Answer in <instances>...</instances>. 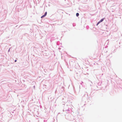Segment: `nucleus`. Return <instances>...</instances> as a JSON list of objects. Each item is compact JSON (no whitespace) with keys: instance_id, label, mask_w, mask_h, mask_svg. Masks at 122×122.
I'll list each match as a JSON object with an SVG mask.
<instances>
[{"instance_id":"obj_1","label":"nucleus","mask_w":122,"mask_h":122,"mask_svg":"<svg viewBox=\"0 0 122 122\" xmlns=\"http://www.w3.org/2000/svg\"><path fill=\"white\" fill-rule=\"evenodd\" d=\"M104 20V19H101L99 22H98V23H97V25H98L100 22H102Z\"/></svg>"},{"instance_id":"obj_2","label":"nucleus","mask_w":122,"mask_h":122,"mask_svg":"<svg viewBox=\"0 0 122 122\" xmlns=\"http://www.w3.org/2000/svg\"><path fill=\"white\" fill-rule=\"evenodd\" d=\"M47 12H45V13L44 15H43L41 17V18H43L44 17H45V16H46V15H47Z\"/></svg>"},{"instance_id":"obj_3","label":"nucleus","mask_w":122,"mask_h":122,"mask_svg":"<svg viewBox=\"0 0 122 122\" xmlns=\"http://www.w3.org/2000/svg\"><path fill=\"white\" fill-rule=\"evenodd\" d=\"M76 16H78L79 15V14L78 13H76Z\"/></svg>"},{"instance_id":"obj_4","label":"nucleus","mask_w":122,"mask_h":122,"mask_svg":"<svg viewBox=\"0 0 122 122\" xmlns=\"http://www.w3.org/2000/svg\"><path fill=\"white\" fill-rule=\"evenodd\" d=\"M17 60H15V62H16Z\"/></svg>"}]
</instances>
